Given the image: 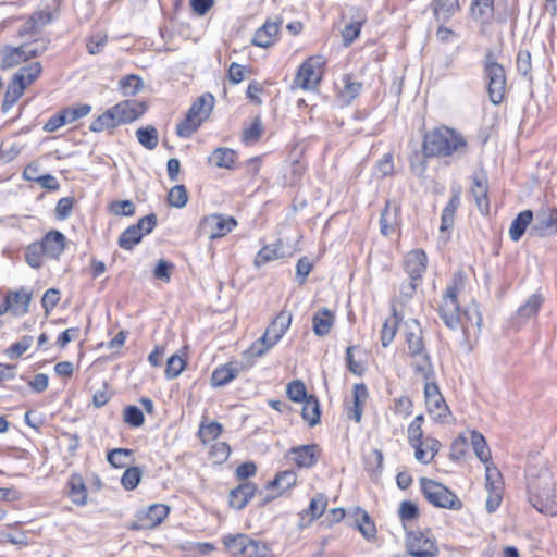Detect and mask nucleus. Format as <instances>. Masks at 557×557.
<instances>
[{"label": "nucleus", "instance_id": "obj_1", "mask_svg": "<svg viewBox=\"0 0 557 557\" xmlns=\"http://www.w3.org/2000/svg\"><path fill=\"white\" fill-rule=\"evenodd\" d=\"M423 150L426 156L438 157L465 153L467 150V141L463 136L458 134L455 129L442 126L424 136Z\"/></svg>", "mask_w": 557, "mask_h": 557}, {"label": "nucleus", "instance_id": "obj_2", "mask_svg": "<svg viewBox=\"0 0 557 557\" xmlns=\"http://www.w3.org/2000/svg\"><path fill=\"white\" fill-rule=\"evenodd\" d=\"M466 274L462 271L454 274L453 283L449 285L443 297L440 315L445 325L451 330L459 326L461 312L458 304V295L465 289Z\"/></svg>", "mask_w": 557, "mask_h": 557}, {"label": "nucleus", "instance_id": "obj_3", "mask_svg": "<svg viewBox=\"0 0 557 557\" xmlns=\"http://www.w3.org/2000/svg\"><path fill=\"white\" fill-rule=\"evenodd\" d=\"M530 503L541 513L547 516L557 515V493L555 483L548 473L541 476L530 486Z\"/></svg>", "mask_w": 557, "mask_h": 557}, {"label": "nucleus", "instance_id": "obj_4", "mask_svg": "<svg viewBox=\"0 0 557 557\" xmlns=\"http://www.w3.org/2000/svg\"><path fill=\"white\" fill-rule=\"evenodd\" d=\"M222 542L233 557H271L267 543L251 539L247 534H227L223 536Z\"/></svg>", "mask_w": 557, "mask_h": 557}, {"label": "nucleus", "instance_id": "obj_5", "mask_svg": "<svg viewBox=\"0 0 557 557\" xmlns=\"http://www.w3.org/2000/svg\"><path fill=\"white\" fill-rule=\"evenodd\" d=\"M215 99L211 94L200 96L189 108L186 117L176 126V134L187 138L195 133L213 110Z\"/></svg>", "mask_w": 557, "mask_h": 557}, {"label": "nucleus", "instance_id": "obj_6", "mask_svg": "<svg viewBox=\"0 0 557 557\" xmlns=\"http://www.w3.org/2000/svg\"><path fill=\"white\" fill-rule=\"evenodd\" d=\"M484 76L487 81L488 98L493 104H499L506 92V73L503 65L496 62L494 52L490 49L483 60Z\"/></svg>", "mask_w": 557, "mask_h": 557}, {"label": "nucleus", "instance_id": "obj_7", "mask_svg": "<svg viewBox=\"0 0 557 557\" xmlns=\"http://www.w3.org/2000/svg\"><path fill=\"white\" fill-rule=\"evenodd\" d=\"M420 485L423 496L434 507L450 510H458L462 507V502L457 495L442 483L428 478H421Z\"/></svg>", "mask_w": 557, "mask_h": 557}, {"label": "nucleus", "instance_id": "obj_8", "mask_svg": "<svg viewBox=\"0 0 557 557\" xmlns=\"http://www.w3.org/2000/svg\"><path fill=\"white\" fill-rule=\"evenodd\" d=\"M236 225L237 222L233 216L210 214L200 220L197 233L199 237L213 240L227 235Z\"/></svg>", "mask_w": 557, "mask_h": 557}, {"label": "nucleus", "instance_id": "obj_9", "mask_svg": "<svg viewBox=\"0 0 557 557\" xmlns=\"http://www.w3.org/2000/svg\"><path fill=\"white\" fill-rule=\"evenodd\" d=\"M324 64L321 55L308 58L298 70L295 85L306 90L314 89L321 81Z\"/></svg>", "mask_w": 557, "mask_h": 557}, {"label": "nucleus", "instance_id": "obj_10", "mask_svg": "<svg viewBox=\"0 0 557 557\" xmlns=\"http://www.w3.org/2000/svg\"><path fill=\"white\" fill-rule=\"evenodd\" d=\"M47 50V45L41 44L40 49L30 50L29 45L18 47L4 46L0 48V70H9L32 58L38 57Z\"/></svg>", "mask_w": 557, "mask_h": 557}, {"label": "nucleus", "instance_id": "obj_11", "mask_svg": "<svg viewBox=\"0 0 557 557\" xmlns=\"http://www.w3.org/2000/svg\"><path fill=\"white\" fill-rule=\"evenodd\" d=\"M424 398L426 410L431 418L436 422L446 423L450 416V410L435 382L424 384Z\"/></svg>", "mask_w": 557, "mask_h": 557}, {"label": "nucleus", "instance_id": "obj_12", "mask_svg": "<svg viewBox=\"0 0 557 557\" xmlns=\"http://www.w3.org/2000/svg\"><path fill=\"white\" fill-rule=\"evenodd\" d=\"M407 552L412 557H435L438 554L433 536L422 532H411L406 540Z\"/></svg>", "mask_w": 557, "mask_h": 557}, {"label": "nucleus", "instance_id": "obj_13", "mask_svg": "<svg viewBox=\"0 0 557 557\" xmlns=\"http://www.w3.org/2000/svg\"><path fill=\"white\" fill-rule=\"evenodd\" d=\"M170 508L164 504H153L137 512V520L132 523L133 530L152 529L159 525L169 515Z\"/></svg>", "mask_w": 557, "mask_h": 557}, {"label": "nucleus", "instance_id": "obj_14", "mask_svg": "<svg viewBox=\"0 0 557 557\" xmlns=\"http://www.w3.org/2000/svg\"><path fill=\"white\" fill-rule=\"evenodd\" d=\"M146 110V102L136 99H127L112 107V112H114L119 125L138 120Z\"/></svg>", "mask_w": 557, "mask_h": 557}, {"label": "nucleus", "instance_id": "obj_15", "mask_svg": "<svg viewBox=\"0 0 557 557\" xmlns=\"http://www.w3.org/2000/svg\"><path fill=\"white\" fill-rule=\"evenodd\" d=\"M32 299L33 293L26 287L10 290L4 297L7 309L15 317L25 315L29 311Z\"/></svg>", "mask_w": 557, "mask_h": 557}, {"label": "nucleus", "instance_id": "obj_16", "mask_svg": "<svg viewBox=\"0 0 557 557\" xmlns=\"http://www.w3.org/2000/svg\"><path fill=\"white\" fill-rule=\"evenodd\" d=\"M531 232L537 236L557 233V209L542 208L536 212Z\"/></svg>", "mask_w": 557, "mask_h": 557}, {"label": "nucleus", "instance_id": "obj_17", "mask_svg": "<svg viewBox=\"0 0 557 557\" xmlns=\"http://www.w3.org/2000/svg\"><path fill=\"white\" fill-rule=\"evenodd\" d=\"M292 312L282 310L267 327L263 336L270 341V345H276L278 341L285 335L286 331L292 324Z\"/></svg>", "mask_w": 557, "mask_h": 557}, {"label": "nucleus", "instance_id": "obj_18", "mask_svg": "<svg viewBox=\"0 0 557 557\" xmlns=\"http://www.w3.org/2000/svg\"><path fill=\"white\" fill-rule=\"evenodd\" d=\"M411 358V366L417 376L421 377L425 383L434 382L435 370L429 352L422 350L416 355H408Z\"/></svg>", "mask_w": 557, "mask_h": 557}, {"label": "nucleus", "instance_id": "obj_19", "mask_svg": "<svg viewBox=\"0 0 557 557\" xmlns=\"http://www.w3.org/2000/svg\"><path fill=\"white\" fill-rule=\"evenodd\" d=\"M66 237L60 231L48 232L40 245L45 251V256L51 259H59L65 249Z\"/></svg>", "mask_w": 557, "mask_h": 557}, {"label": "nucleus", "instance_id": "obj_20", "mask_svg": "<svg viewBox=\"0 0 557 557\" xmlns=\"http://www.w3.org/2000/svg\"><path fill=\"white\" fill-rule=\"evenodd\" d=\"M405 341L407 344L408 355H416L425 350L422 329L418 320L406 322Z\"/></svg>", "mask_w": 557, "mask_h": 557}, {"label": "nucleus", "instance_id": "obj_21", "mask_svg": "<svg viewBox=\"0 0 557 557\" xmlns=\"http://www.w3.org/2000/svg\"><path fill=\"white\" fill-rule=\"evenodd\" d=\"M428 257L423 250H412L405 259V270L410 278L419 281L426 270Z\"/></svg>", "mask_w": 557, "mask_h": 557}, {"label": "nucleus", "instance_id": "obj_22", "mask_svg": "<svg viewBox=\"0 0 557 557\" xmlns=\"http://www.w3.org/2000/svg\"><path fill=\"white\" fill-rule=\"evenodd\" d=\"M465 336H478L482 326V317L476 305L467 307L461 312L460 324Z\"/></svg>", "mask_w": 557, "mask_h": 557}, {"label": "nucleus", "instance_id": "obj_23", "mask_svg": "<svg viewBox=\"0 0 557 557\" xmlns=\"http://www.w3.org/2000/svg\"><path fill=\"white\" fill-rule=\"evenodd\" d=\"M281 22H265L259 27L252 38V44L260 48H269L277 39Z\"/></svg>", "mask_w": 557, "mask_h": 557}, {"label": "nucleus", "instance_id": "obj_24", "mask_svg": "<svg viewBox=\"0 0 557 557\" xmlns=\"http://www.w3.org/2000/svg\"><path fill=\"white\" fill-rule=\"evenodd\" d=\"M473 184L471 187V194L474 198L475 205L479 211L486 215L490 212V201L487 198V182L483 175H473Z\"/></svg>", "mask_w": 557, "mask_h": 557}, {"label": "nucleus", "instance_id": "obj_25", "mask_svg": "<svg viewBox=\"0 0 557 557\" xmlns=\"http://www.w3.org/2000/svg\"><path fill=\"white\" fill-rule=\"evenodd\" d=\"M257 492V486L252 482H244L230 492V505L231 507L240 510L249 500L253 497Z\"/></svg>", "mask_w": 557, "mask_h": 557}, {"label": "nucleus", "instance_id": "obj_26", "mask_svg": "<svg viewBox=\"0 0 557 557\" xmlns=\"http://www.w3.org/2000/svg\"><path fill=\"white\" fill-rule=\"evenodd\" d=\"M318 446L315 444L293 447L289 454L299 468H311L318 461Z\"/></svg>", "mask_w": 557, "mask_h": 557}, {"label": "nucleus", "instance_id": "obj_27", "mask_svg": "<svg viewBox=\"0 0 557 557\" xmlns=\"http://www.w3.org/2000/svg\"><path fill=\"white\" fill-rule=\"evenodd\" d=\"M243 370V364L238 362H230L216 368L211 376L212 385L222 387L233 381Z\"/></svg>", "mask_w": 557, "mask_h": 557}, {"label": "nucleus", "instance_id": "obj_28", "mask_svg": "<svg viewBox=\"0 0 557 557\" xmlns=\"http://www.w3.org/2000/svg\"><path fill=\"white\" fill-rule=\"evenodd\" d=\"M499 472L496 468L492 469L490 466H486V488L488 490V496L486 499V510L492 513L498 509L502 503V495L499 493V488L494 485V476H498Z\"/></svg>", "mask_w": 557, "mask_h": 557}, {"label": "nucleus", "instance_id": "obj_29", "mask_svg": "<svg viewBox=\"0 0 557 557\" xmlns=\"http://www.w3.org/2000/svg\"><path fill=\"white\" fill-rule=\"evenodd\" d=\"M400 209L397 203L387 201L380 216V231L384 236L392 234L398 221Z\"/></svg>", "mask_w": 557, "mask_h": 557}, {"label": "nucleus", "instance_id": "obj_30", "mask_svg": "<svg viewBox=\"0 0 557 557\" xmlns=\"http://www.w3.org/2000/svg\"><path fill=\"white\" fill-rule=\"evenodd\" d=\"M459 205L460 188H453V195L442 212L440 226L441 233H445L446 231L453 227L455 221V212L458 209Z\"/></svg>", "mask_w": 557, "mask_h": 557}, {"label": "nucleus", "instance_id": "obj_31", "mask_svg": "<svg viewBox=\"0 0 557 557\" xmlns=\"http://www.w3.org/2000/svg\"><path fill=\"white\" fill-rule=\"evenodd\" d=\"M369 397L368 388L363 383L354 386V404L348 411V418L359 423L362 418L366 401Z\"/></svg>", "mask_w": 557, "mask_h": 557}, {"label": "nucleus", "instance_id": "obj_32", "mask_svg": "<svg viewBox=\"0 0 557 557\" xmlns=\"http://www.w3.org/2000/svg\"><path fill=\"white\" fill-rule=\"evenodd\" d=\"M431 8L436 21L444 23L459 10V0H433Z\"/></svg>", "mask_w": 557, "mask_h": 557}, {"label": "nucleus", "instance_id": "obj_33", "mask_svg": "<svg viewBox=\"0 0 557 557\" xmlns=\"http://www.w3.org/2000/svg\"><path fill=\"white\" fill-rule=\"evenodd\" d=\"M236 152L233 149L221 147L216 148L208 158V161L220 169H232L236 161Z\"/></svg>", "mask_w": 557, "mask_h": 557}, {"label": "nucleus", "instance_id": "obj_34", "mask_svg": "<svg viewBox=\"0 0 557 557\" xmlns=\"http://www.w3.org/2000/svg\"><path fill=\"white\" fill-rule=\"evenodd\" d=\"M333 323V313L329 309L322 308L312 318L313 332L318 336H324L329 334Z\"/></svg>", "mask_w": 557, "mask_h": 557}, {"label": "nucleus", "instance_id": "obj_35", "mask_svg": "<svg viewBox=\"0 0 557 557\" xmlns=\"http://www.w3.org/2000/svg\"><path fill=\"white\" fill-rule=\"evenodd\" d=\"M533 221V212L531 210H524L520 212L512 221L509 235L513 242H518L524 234L527 227Z\"/></svg>", "mask_w": 557, "mask_h": 557}, {"label": "nucleus", "instance_id": "obj_36", "mask_svg": "<svg viewBox=\"0 0 557 557\" xmlns=\"http://www.w3.org/2000/svg\"><path fill=\"white\" fill-rule=\"evenodd\" d=\"M472 17L481 23H488L494 15V0H473L471 3Z\"/></svg>", "mask_w": 557, "mask_h": 557}, {"label": "nucleus", "instance_id": "obj_37", "mask_svg": "<svg viewBox=\"0 0 557 557\" xmlns=\"http://www.w3.org/2000/svg\"><path fill=\"white\" fill-rule=\"evenodd\" d=\"M26 86L22 83V75L14 76L10 85L8 86L2 109L5 111L12 106H14L17 100L22 97Z\"/></svg>", "mask_w": 557, "mask_h": 557}, {"label": "nucleus", "instance_id": "obj_38", "mask_svg": "<svg viewBox=\"0 0 557 557\" xmlns=\"http://www.w3.org/2000/svg\"><path fill=\"white\" fill-rule=\"evenodd\" d=\"M356 515V527L360 531V533L368 540H372L376 535V528L374 522L370 519V516L367 511L362 510L360 507H357L355 510Z\"/></svg>", "mask_w": 557, "mask_h": 557}, {"label": "nucleus", "instance_id": "obj_39", "mask_svg": "<svg viewBox=\"0 0 557 557\" xmlns=\"http://www.w3.org/2000/svg\"><path fill=\"white\" fill-rule=\"evenodd\" d=\"M320 416L319 400L311 395L302 401L301 417L310 426H314L320 422Z\"/></svg>", "mask_w": 557, "mask_h": 557}, {"label": "nucleus", "instance_id": "obj_40", "mask_svg": "<svg viewBox=\"0 0 557 557\" xmlns=\"http://www.w3.org/2000/svg\"><path fill=\"white\" fill-rule=\"evenodd\" d=\"M544 302V297L540 293L531 295L527 301L519 307L517 314L523 319L535 317Z\"/></svg>", "mask_w": 557, "mask_h": 557}, {"label": "nucleus", "instance_id": "obj_41", "mask_svg": "<svg viewBox=\"0 0 557 557\" xmlns=\"http://www.w3.org/2000/svg\"><path fill=\"white\" fill-rule=\"evenodd\" d=\"M69 497L77 506H84L87 503V490L81 476H73L69 481Z\"/></svg>", "mask_w": 557, "mask_h": 557}, {"label": "nucleus", "instance_id": "obj_42", "mask_svg": "<svg viewBox=\"0 0 557 557\" xmlns=\"http://www.w3.org/2000/svg\"><path fill=\"white\" fill-rule=\"evenodd\" d=\"M364 22H366L364 14L358 13L357 17L343 28L342 36H343V44L345 47L350 46L354 42V40L359 37L361 27Z\"/></svg>", "mask_w": 557, "mask_h": 557}, {"label": "nucleus", "instance_id": "obj_43", "mask_svg": "<svg viewBox=\"0 0 557 557\" xmlns=\"http://www.w3.org/2000/svg\"><path fill=\"white\" fill-rule=\"evenodd\" d=\"M144 87L143 79L135 74H129L119 81V89L125 97H133Z\"/></svg>", "mask_w": 557, "mask_h": 557}, {"label": "nucleus", "instance_id": "obj_44", "mask_svg": "<svg viewBox=\"0 0 557 557\" xmlns=\"http://www.w3.org/2000/svg\"><path fill=\"white\" fill-rule=\"evenodd\" d=\"M283 256L282 245L280 243H274L272 245L264 246L255 258V265L260 268L263 264L276 260Z\"/></svg>", "mask_w": 557, "mask_h": 557}, {"label": "nucleus", "instance_id": "obj_45", "mask_svg": "<svg viewBox=\"0 0 557 557\" xmlns=\"http://www.w3.org/2000/svg\"><path fill=\"white\" fill-rule=\"evenodd\" d=\"M471 445L472 448L476 455V457L486 466L491 461V450L487 446V443L484 438V436L478 432L472 431L471 432Z\"/></svg>", "mask_w": 557, "mask_h": 557}, {"label": "nucleus", "instance_id": "obj_46", "mask_svg": "<svg viewBox=\"0 0 557 557\" xmlns=\"http://www.w3.org/2000/svg\"><path fill=\"white\" fill-rule=\"evenodd\" d=\"M119 126L114 112H112V108L104 111L101 115H99L89 126V129L95 133L103 132L106 129H111Z\"/></svg>", "mask_w": 557, "mask_h": 557}, {"label": "nucleus", "instance_id": "obj_47", "mask_svg": "<svg viewBox=\"0 0 557 557\" xmlns=\"http://www.w3.org/2000/svg\"><path fill=\"white\" fill-rule=\"evenodd\" d=\"M136 137L139 144L148 150L154 149L159 143L158 131L151 125L138 128Z\"/></svg>", "mask_w": 557, "mask_h": 557}, {"label": "nucleus", "instance_id": "obj_48", "mask_svg": "<svg viewBox=\"0 0 557 557\" xmlns=\"http://www.w3.org/2000/svg\"><path fill=\"white\" fill-rule=\"evenodd\" d=\"M274 345H270V341H268L263 335L253 342L250 347L245 350L244 358H246L250 364H252V360L263 356L268 352Z\"/></svg>", "mask_w": 557, "mask_h": 557}, {"label": "nucleus", "instance_id": "obj_49", "mask_svg": "<svg viewBox=\"0 0 557 557\" xmlns=\"http://www.w3.org/2000/svg\"><path fill=\"white\" fill-rule=\"evenodd\" d=\"M263 133V126L262 121L259 116H256L252 121V123L243 129L242 133V140L246 145H252L256 144Z\"/></svg>", "mask_w": 557, "mask_h": 557}, {"label": "nucleus", "instance_id": "obj_50", "mask_svg": "<svg viewBox=\"0 0 557 557\" xmlns=\"http://www.w3.org/2000/svg\"><path fill=\"white\" fill-rule=\"evenodd\" d=\"M143 235L133 225L128 226L120 235L117 244L124 250H132L143 239Z\"/></svg>", "mask_w": 557, "mask_h": 557}, {"label": "nucleus", "instance_id": "obj_51", "mask_svg": "<svg viewBox=\"0 0 557 557\" xmlns=\"http://www.w3.org/2000/svg\"><path fill=\"white\" fill-rule=\"evenodd\" d=\"M361 88V83L352 81L350 76H344L339 96L345 102L349 103L360 94Z\"/></svg>", "mask_w": 557, "mask_h": 557}, {"label": "nucleus", "instance_id": "obj_52", "mask_svg": "<svg viewBox=\"0 0 557 557\" xmlns=\"http://www.w3.org/2000/svg\"><path fill=\"white\" fill-rule=\"evenodd\" d=\"M42 256L45 251L40 243H33L26 247L25 261L33 269H39L42 265Z\"/></svg>", "mask_w": 557, "mask_h": 557}, {"label": "nucleus", "instance_id": "obj_53", "mask_svg": "<svg viewBox=\"0 0 557 557\" xmlns=\"http://www.w3.org/2000/svg\"><path fill=\"white\" fill-rule=\"evenodd\" d=\"M383 453L380 449H372L367 457V470L371 473L372 479H377L383 469Z\"/></svg>", "mask_w": 557, "mask_h": 557}, {"label": "nucleus", "instance_id": "obj_54", "mask_svg": "<svg viewBox=\"0 0 557 557\" xmlns=\"http://www.w3.org/2000/svg\"><path fill=\"white\" fill-rule=\"evenodd\" d=\"M296 481L297 474L293 470H285L277 473L274 480L269 483V486L285 491L295 485Z\"/></svg>", "mask_w": 557, "mask_h": 557}, {"label": "nucleus", "instance_id": "obj_55", "mask_svg": "<svg viewBox=\"0 0 557 557\" xmlns=\"http://www.w3.org/2000/svg\"><path fill=\"white\" fill-rule=\"evenodd\" d=\"M186 361L180 355H172L168 361L165 367V376L169 380L177 377L185 369Z\"/></svg>", "mask_w": 557, "mask_h": 557}, {"label": "nucleus", "instance_id": "obj_56", "mask_svg": "<svg viewBox=\"0 0 557 557\" xmlns=\"http://www.w3.org/2000/svg\"><path fill=\"white\" fill-rule=\"evenodd\" d=\"M169 205L175 208H183L188 201L187 189L184 185H175L168 195Z\"/></svg>", "mask_w": 557, "mask_h": 557}, {"label": "nucleus", "instance_id": "obj_57", "mask_svg": "<svg viewBox=\"0 0 557 557\" xmlns=\"http://www.w3.org/2000/svg\"><path fill=\"white\" fill-rule=\"evenodd\" d=\"M141 479V471L138 467L127 468L122 478L121 484L126 491H132L137 487Z\"/></svg>", "mask_w": 557, "mask_h": 557}, {"label": "nucleus", "instance_id": "obj_58", "mask_svg": "<svg viewBox=\"0 0 557 557\" xmlns=\"http://www.w3.org/2000/svg\"><path fill=\"white\" fill-rule=\"evenodd\" d=\"M41 70L42 67L40 62H33L29 65L20 69L14 76L22 75V83L27 86L40 75Z\"/></svg>", "mask_w": 557, "mask_h": 557}, {"label": "nucleus", "instance_id": "obj_59", "mask_svg": "<svg viewBox=\"0 0 557 557\" xmlns=\"http://www.w3.org/2000/svg\"><path fill=\"white\" fill-rule=\"evenodd\" d=\"M223 426L219 422H210L201 424L199 428V436L203 443L214 441L222 433Z\"/></svg>", "mask_w": 557, "mask_h": 557}, {"label": "nucleus", "instance_id": "obj_60", "mask_svg": "<svg viewBox=\"0 0 557 557\" xmlns=\"http://www.w3.org/2000/svg\"><path fill=\"white\" fill-rule=\"evenodd\" d=\"M124 422L133 428L144 424L145 418L143 411L137 406H126L123 412Z\"/></svg>", "mask_w": 557, "mask_h": 557}, {"label": "nucleus", "instance_id": "obj_61", "mask_svg": "<svg viewBox=\"0 0 557 557\" xmlns=\"http://www.w3.org/2000/svg\"><path fill=\"white\" fill-rule=\"evenodd\" d=\"M287 396L295 403H302L309 396L307 395L306 386L301 381H293L287 385Z\"/></svg>", "mask_w": 557, "mask_h": 557}, {"label": "nucleus", "instance_id": "obj_62", "mask_svg": "<svg viewBox=\"0 0 557 557\" xmlns=\"http://www.w3.org/2000/svg\"><path fill=\"white\" fill-rule=\"evenodd\" d=\"M91 111V107L89 104H78L76 107H70L62 110L67 124L77 121L81 117L86 116Z\"/></svg>", "mask_w": 557, "mask_h": 557}, {"label": "nucleus", "instance_id": "obj_63", "mask_svg": "<svg viewBox=\"0 0 557 557\" xmlns=\"http://www.w3.org/2000/svg\"><path fill=\"white\" fill-rule=\"evenodd\" d=\"M327 505V499L323 494H317L311 498L308 512L311 516V519L320 518L325 511Z\"/></svg>", "mask_w": 557, "mask_h": 557}, {"label": "nucleus", "instance_id": "obj_64", "mask_svg": "<svg viewBox=\"0 0 557 557\" xmlns=\"http://www.w3.org/2000/svg\"><path fill=\"white\" fill-rule=\"evenodd\" d=\"M108 40V36L101 32L91 35L87 41V49L90 54H98L102 51Z\"/></svg>", "mask_w": 557, "mask_h": 557}]
</instances>
